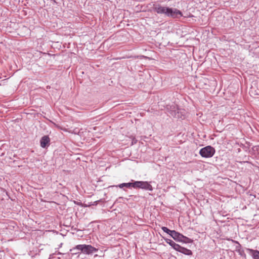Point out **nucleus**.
<instances>
[{
    "label": "nucleus",
    "instance_id": "1",
    "mask_svg": "<svg viewBox=\"0 0 259 259\" xmlns=\"http://www.w3.org/2000/svg\"><path fill=\"white\" fill-rule=\"evenodd\" d=\"M153 11L158 14L171 18H179L183 16L182 12L176 8H169L160 4L154 5Z\"/></svg>",
    "mask_w": 259,
    "mask_h": 259
},
{
    "label": "nucleus",
    "instance_id": "2",
    "mask_svg": "<svg viewBox=\"0 0 259 259\" xmlns=\"http://www.w3.org/2000/svg\"><path fill=\"white\" fill-rule=\"evenodd\" d=\"M76 249L79 250L82 253L87 254L93 253L97 252L98 250L97 249L92 246V245L86 244L77 245L74 248H73V250Z\"/></svg>",
    "mask_w": 259,
    "mask_h": 259
},
{
    "label": "nucleus",
    "instance_id": "3",
    "mask_svg": "<svg viewBox=\"0 0 259 259\" xmlns=\"http://www.w3.org/2000/svg\"><path fill=\"white\" fill-rule=\"evenodd\" d=\"M215 151L214 148L211 146H207L200 149L199 154L202 157L210 158L213 156Z\"/></svg>",
    "mask_w": 259,
    "mask_h": 259
},
{
    "label": "nucleus",
    "instance_id": "4",
    "mask_svg": "<svg viewBox=\"0 0 259 259\" xmlns=\"http://www.w3.org/2000/svg\"><path fill=\"white\" fill-rule=\"evenodd\" d=\"M134 188H140L150 191L153 190L152 186L147 181H135Z\"/></svg>",
    "mask_w": 259,
    "mask_h": 259
},
{
    "label": "nucleus",
    "instance_id": "5",
    "mask_svg": "<svg viewBox=\"0 0 259 259\" xmlns=\"http://www.w3.org/2000/svg\"><path fill=\"white\" fill-rule=\"evenodd\" d=\"M170 236L176 241H180L182 240L183 239V234L173 230L171 234H170Z\"/></svg>",
    "mask_w": 259,
    "mask_h": 259
},
{
    "label": "nucleus",
    "instance_id": "6",
    "mask_svg": "<svg viewBox=\"0 0 259 259\" xmlns=\"http://www.w3.org/2000/svg\"><path fill=\"white\" fill-rule=\"evenodd\" d=\"M172 113L173 117L176 118H183L184 116L185 110L178 108V110L176 111V113L172 112Z\"/></svg>",
    "mask_w": 259,
    "mask_h": 259
},
{
    "label": "nucleus",
    "instance_id": "7",
    "mask_svg": "<svg viewBox=\"0 0 259 259\" xmlns=\"http://www.w3.org/2000/svg\"><path fill=\"white\" fill-rule=\"evenodd\" d=\"M50 142V138L47 136L42 137L40 141V146L42 148H45Z\"/></svg>",
    "mask_w": 259,
    "mask_h": 259
},
{
    "label": "nucleus",
    "instance_id": "8",
    "mask_svg": "<svg viewBox=\"0 0 259 259\" xmlns=\"http://www.w3.org/2000/svg\"><path fill=\"white\" fill-rule=\"evenodd\" d=\"M165 241L167 244L170 245L175 250H176V251L179 250V248L180 246V245L176 243L174 241L169 239H165Z\"/></svg>",
    "mask_w": 259,
    "mask_h": 259
},
{
    "label": "nucleus",
    "instance_id": "9",
    "mask_svg": "<svg viewBox=\"0 0 259 259\" xmlns=\"http://www.w3.org/2000/svg\"><path fill=\"white\" fill-rule=\"evenodd\" d=\"M177 251L188 255H190L192 254V252L191 250L181 246H180L179 250H178Z\"/></svg>",
    "mask_w": 259,
    "mask_h": 259
},
{
    "label": "nucleus",
    "instance_id": "10",
    "mask_svg": "<svg viewBox=\"0 0 259 259\" xmlns=\"http://www.w3.org/2000/svg\"><path fill=\"white\" fill-rule=\"evenodd\" d=\"M178 108H179L178 107V106L175 104H172V105L169 106V108H168L169 112L171 116H173L172 112L176 113V111L178 110Z\"/></svg>",
    "mask_w": 259,
    "mask_h": 259
},
{
    "label": "nucleus",
    "instance_id": "11",
    "mask_svg": "<svg viewBox=\"0 0 259 259\" xmlns=\"http://www.w3.org/2000/svg\"><path fill=\"white\" fill-rule=\"evenodd\" d=\"M134 182L122 183V184H120L119 185H118V187H119L120 188H123L124 187H125L127 188H131V187L134 188Z\"/></svg>",
    "mask_w": 259,
    "mask_h": 259
},
{
    "label": "nucleus",
    "instance_id": "12",
    "mask_svg": "<svg viewBox=\"0 0 259 259\" xmlns=\"http://www.w3.org/2000/svg\"><path fill=\"white\" fill-rule=\"evenodd\" d=\"M253 259H259V251L257 250L249 249Z\"/></svg>",
    "mask_w": 259,
    "mask_h": 259
},
{
    "label": "nucleus",
    "instance_id": "13",
    "mask_svg": "<svg viewBox=\"0 0 259 259\" xmlns=\"http://www.w3.org/2000/svg\"><path fill=\"white\" fill-rule=\"evenodd\" d=\"M183 239H182V240L180 241V242H183L184 243H191L192 242V240L186 237V236H185L183 235Z\"/></svg>",
    "mask_w": 259,
    "mask_h": 259
},
{
    "label": "nucleus",
    "instance_id": "14",
    "mask_svg": "<svg viewBox=\"0 0 259 259\" xmlns=\"http://www.w3.org/2000/svg\"><path fill=\"white\" fill-rule=\"evenodd\" d=\"M161 229L165 233H166L167 234H168V235H170V234H171L173 230H170L169 229H168L167 227H161Z\"/></svg>",
    "mask_w": 259,
    "mask_h": 259
},
{
    "label": "nucleus",
    "instance_id": "15",
    "mask_svg": "<svg viewBox=\"0 0 259 259\" xmlns=\"http://www.w3.org/2000/svg\"><path fill=\"white\" fill-rule=\"evenodd\" d=\"M53 254H50V258H51V257H53Z\"/></svg>",
    "mask_w": 259,
    "mask_h": 259
},
{
    "label": "nucleus",
    "instance_id": "16",
    "mask_svg": "<svg viewBox=\"0 0 259 259\" xmlns=\"http://www.w3.org/2000/svg\"><path fill=\"white\" fill-rule=\"evenodd\" d=\"M51 1L53 2L54 3H56V1L55 0H51Z\"/></svg>",
    "mask_w": 259,
    "mask_h": 259
}]
</instances>
